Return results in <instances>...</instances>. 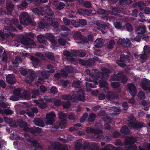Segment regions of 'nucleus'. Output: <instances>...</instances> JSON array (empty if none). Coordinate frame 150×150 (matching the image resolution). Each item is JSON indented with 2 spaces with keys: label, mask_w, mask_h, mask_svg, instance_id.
<instances>
[{
  "label": "nucleus",
  "mask_w": 150,
  "mask_h": 150,
  "mask_svg": "<svg viewBox=\"0 0 150 150\" xmlns=\"http://www.w3.org/2000/svg\"><path fill=\"white\" fill-rule=\"evenodd\" d=\"M127 86L130 95L133 97L135 96L137 93L136 88L135 85L132 83H128Z\"/></svg>",
  "instance_id": "obj_12"
},
{
  "label": "nucleus",
  "mask_w": 150,
  "mask_h": 150,
  "mask_svg": "<svg viewBox=\"0 0 150 150\" xmlns=\"http://www.w3.org/2000/svg\"><path fill=\"white\" fill-rule=\"evenodd\" d=\"M144 54H149L150 52V48L147 45H145L143 48Z\"/></svg>",
  "instance_id": "obj_60"
},
{
  "label": "nucleus",
  "mask_w": 150,
  "mask_h": 150,
  "mask_svg": "<svg viewBox=\"0 0 150 150\" xmlns=\"http://www.w3.org/2000/svg\"><path fill=\"white\" fill-rule=\"evenodd\" d=\"M24 131L25 132H30L31 134H33L35 133H41L42 130L39 127H35L33 128V127H29L27 126L25 128Z\"/></svg>",
  "instance_id": "obj_14"
},
{
  "label": "nucleus",
  "mask_w": 150,
  "mask_h": 150,
  "mask_svg": "<svg viewBox=\"0 0 150 150\" xmlns=\"http://www.w3.org/2000/svg\"><path fill=\"white\" fill-rule=\"evenodd\" d=\"M97 25L99 28V30H100V29H107L108 28V25L103 21L97 23Z\"/></svg>",
  "instance_id": "obj_26"
},
{
  "label": "nucleus",
  "mask_w": 150,
  "mask_h": 150,
  "mask_svg": "<svg viewBox=\"0 0 150 150\" xmlns=\"http://www.w3.org/2000/svg\"><path fill=\"white\" fill-rule=\"evenodd\" d=\"M34 122L35 125L37 126H44V124L42 120L38 118H36L34 119Z\"/></svg>",
  "instance_id": "obj_27"
},
{
  "label": "nucleus",
  "mask_w": 150,
  "mask_h": 150,
  "mask_svg": "<svg viewBox=\"0 0 150 150\" xmlns=\"http://www.w3.org/2000/svg\"><path fill=\"white\" fill-rule=\"evenodd\" d=\"M65 70L67 72L69 73H73L74 72V68L69 66H66L65 67Z\"/></svg>",
  "instance_id": "obj_47"
},
{
  "label": "nucleus",
  "mask_w": 150,
  "mask_h": 150,
  "mask_svg": "<svg viewBox=\"0 0 150 150\" xmlns=\"http://www.w3.org/2000/svg\"><path fill=\"white\" fill-rule=\"evenodd\" d=\"M39 91L38 89H36L33 91L32 92L33 95L32 96V98H36L37 96L39 95Z\"/></svg>",
  "instance_id": "obj_48"
},
{
  "label": "nucleus",
  "mask_w": 150,
  "mask_h": 150,
  "mask_svg": "<svg viewBox=\"0 0 150 150\" xmlns=\"http://www.w3.org/2000/svg\"><path fill=\"white\" fill-rule=\"evenodd\" d=\"M129 124L134 129H139L144 126V123L142 122H139L138 121L136 122H130Z\"/></svg>",
  "instance_id": "obj_16"
},
{
  "label": "nucleus",
  "mask_w": 150,
  "mask_h": 150,
  "mask_svg": "<svg viewBox=\"0 0 150 150\" xmlns=\"http://www.w3.org/2000/svg\"><path fill=\"white\" fill-rule=\"evenodd\" d=\"M71 24L76 28L80 26L79 21H78L75 20H72L71 21Z\"/></svg>",
  "instance_id": "obj_44"
},
{
  "label": "nucleus",
  "mask_w": 150,
  "mask_h": 150,
  "mask_svg": "<svg viewBox=\"0 0 150 150\" xmlns=\"http://www.w3.org/2000/svg\"><path fill=\"white\" fill-rule=\"evenodd\" d=\"M62 105L64 108L68 109L70 107V102L68 101L65 102L63 103L62 104Z\"/></svg>",
  "instance_id": "obj_49"
},
{
  "label": "nucleus",
  "mask_w": 150,
  "mask_h": 150,
  "mask_svg": "<svg viewBox=\"0 0 150 150\" xmlns=\"http://www.w3.org/2000/svg\"><path fill=\"white\" fill-rule=\"evenodd\" d=\"M120 61H122L125 63H129L130 62V57L127 55L124 54H122L120 55Z\"/></svg>",
  "instance_id": "obj_21"
},
{
  "label": "nucleus",
  "mask_w": 150,
  "mask_h": 150,
  "mask_svg": "<svg viewBox=\"0 0 150 150\" xmlns=\"http://www.w3.org/2000/svg\"><path fill=\"white\" fill-rule=\"evenodd\" d=\"M138 96L140 99H144L145 98L144 93L142 91H140L138 94Z\"/></svg>",
  "instance_id": "obj_54"
},
{
  "label": "nucleus",
  "mask_w": 150,
  "mask_h": 150,
  "mask_svg": "<svg viewBox=\"0 0 150 150\" xmlns=\"http://www.w3.org/2000/svg\"><path fill=\"white\" fill-rule=\"evenodd\" d=\"M115 45V41L113 40H110L109 42L107 47L109 49H111L113 48Z\"/></svg>",
  "instance_id": "obj_55"
},
{
  "label": "nucleus",
  "mask_w": 150,
  "mask_h": 150,
  "mask_svg": "<svg viewBox=\"0 0 150 150\" xmlns=\"http://www.w3.org/2000/svg\"><path fill=\"white\" fill-rule=\"evenodd\" d=\"M59 44L62 46H64L66 44V41L65 39L63 38H60L58 40Z\"/></svg>",
  "instance_id": "obj_52"
},
{
  "label": "nucleus",
  "mask_w": 150,
  "mask_h": 150,
  "mask_svg": "<svg viewBox=\"0 0 150 150\" xmlns=\"http://www.w3.org/2000/svg\"><path fill=\"white\" fill-rule=\"evenodd\" d=\"M80 3L83 4V6L87 8H89L91 7V4L88 1H85L81 0L79 1Z\"/></svg>",
  "instance_id": "obj_37"
},
{
  "label": "nucleus",
  "mask_w": 150,
  "mask_h": 150,
  "mask_svg": "<svg viewBox=\"0 0 150 150\" xmlns=\"http://www.w3.org/2000/svg\"><path fill=\"white\" fill-rule=\"evenodd\" d=\"M81 84V82L79 81H75L72 84V86L75 88H79Z\"/></svg>",
  "instance_id": "obj_56"
},
{
  "label": "nucleus",
  "mask_w": 150,
  "mask_h": 150,
  "mask_svg": "<svg viewBox=\"0 0 150 150\" xmlns=\"http://www.w3.org/2000/svg\"><path fill=\"white\" fill-rule=\"evenodd\" d=\"M52 147L57 150H68L67 148L64 146H61L58 143H55L52 144Z\"/></svg>",
  "instance_id": "obj_20"
},
{
  "label": "nucleus",
  "mask_w": 150,
  "mask_h": 150,
  "mask_svg": "<svg viewBox=\"0 0 150 150\" xmlns=\"http://www.w3.org/2000/svg\"><path fill=\"white\" fill-rule=\"evenodd\" d=\"M96 117V115L95 114L93 113H91L89 115L88 120L90 122H92L94 121Z\"/></svg>",
  "instance_id": "obj_40"
},
{
  "label": "nucleus",
  "mask_w": 150,
  "mask_h": 150,
  "mask_svg": "<svg viewBox=\"0 0 150 150\" xmlns=\"http://www.w3.org/2000/svg\"><path fill=\"white\" fill-rule=\"evenodd\" d=\"M137 5L140 10H143L145 6L144 3L141 1H139L137 2Z\"/></svg>",
  "instance_id": "obj_38"
},
{
  "label": "nucleus",
  "mask_w": 150,
  "mask_h": 150,
  "mask_svg": "<svg viewBox=\"0 0 150 150\" xmlns=\"http://www.w3.org/2000/svg\"><path fill=\"white\" fill-rule=\"evenodd\" d=\"M37 38L39 42L40 43L46 44V43L47 42L45 36H44L42 35H40L38 36Z\"/></svg>",
  "instance_id": "obj_30"
},
{
  "label": "nucleus",
  "mask_w": 150,
  "mask_h": 150,
  "mask_svg": "<svg viewBox=\"0 0 150 150\" xmlns=\"http://www.w3.org/2000/svg\"><path fill=\"white\" fill-rule=\"evenodd\" d=\"M103 43L100 38L97 39L95 41V47L96 48H101L103 46Z\"/></svg>",
  "instance_id": "obj_31"
},
{
  "label": "nucleus",
  "mask_w": 150,
  "mask_h": 150,
  "mask_svg": "<svg viewBox=\"0 0 150 150\" xmlns=\"http://www.w3.org/2000/svg\"><path fill=\"white\" fill-rule=\"evenodd\" d=\"M120 131L122 133L125 135L129 134L130 130L126 125L123 126L121 128Z\"/></svg>",
  "instance_id": "obj_28"
},
{
  "label": "nucleus",
  "mask_w": 150,
  "mask_h": 150,
  "mask_svg": "<svg viewBox=\"0 0 150 150\" xmlns=\"http://www.w3.org/2000/svg\"><path fill=\"white\" fill-rule=\"evenodd\" d=\"M143 90L148 91L150 93V80L146 78L142 79L140 84Z\"/></svg>",
  "instance_id": "obj_9"
},
{
  "label": "nucleus",
  "mask_w": 150,
  "mask_h": 150,
  "mask_svg": "<svg viewBox=\"0 0 150 150\" xmlns=\"http://www.w3.org/2000/svg\"><path fill=\"white\" fill-rule=\"evenodd\" d=\"M19 19L21 23L23 25H28L31 24L32 21L28 13L26 12L22 13L20 15Z\"/></svg>",
  "instance_id": "obj_7"
},
{
  "label": "nucleus",
  "mask_w": 150,
  "mask_h": 150,
  "mask_svg": "<svg viewBox=\"0 0 150 150\" xmlns=\"http://www.w3.org/2000/svg\"><path fill=\"white\" fill-rule=\"evenodd\" d=\"M93 58V59H91L87 60L82 61L81 62V64L83 66L91 67L94 65L95 62L94 60L97 61L100 60L99 58L97 57L94 56Z\"/></svg>",
  "instance_id": "obj_10"
},
{
  "label": "nucleus",
  "mask_w": 150,
  "mask_h": 150,
  "mask_svg": "<svg viewBox=\"0 0 150 150\" xmlns=\"http://www.w3.org/2000/svg\"><path fill=\"white\" fill-rule=\"evenodd\" d=\"M20 98L19 97L14 95L10 97L9 99L13 101H16L18 100Z\"/></svg>",
  "instance_id": "obj_63"
},
{
  "label": "nucleus",
  "mask_w": 150,
  "mask_h": 150,
  "mask_svg": "<svg viewBox=\"0 0 150 150\" xmlns=\"http://www.w3.org/2000/svg\"><path fill=\"white\" fill-rule=\"evenodd\" d=\"M136 140V138L133 137H129L127 139H126V145H129L126 147V150H134L137 149V146L134 144Z\"/></svg>",
  "instance_id": "obj_6"
},
{
  "label": "nucleus",
  "mask_w": 150,
  "mask_h": 150,
  "mask_svg": "<svg viewBox=\"0 0 150 150\" xmlns=\"http://www.w3.org/2000/svg\"><path fill=\"white\" fill-rule=\"evenodd\" d=\"M114 26L115 28L120 29L123 30L124 29V27L122 26L121 24L119 22H115L114 23Z\"/></svg>",
  "instance_id": "obj_43"
},
{
  "label": "nucleus",
  "mask_w": 150,
  "mask_h": 150,
  "mask_svg": "<svg viewBox=\"0 0 150 150\" xmlns=\"http://www.w3.org/2000/svg\"><path fill=\"white\" fill-rule=\"evenodd\" d=\"M18 124L19 126L21 128H23L24 130H25V128L28 126V124L27 122L24 121L21 119H19L18 120Z\"/></svg>",
  "instance_id": "obj_24"
},
{
  "label": "nucleus",
  "mask_w": 150,
  "mask_h": 150,
  "mask_svg": "<svg viewBox=\"0 0 150 150\" xmlns=\"http://www.w3.org/2000/svg\"><path fill=\"white\" fill-rule=\"evenodd\" d=\"M14 5L11 4L7 3L6 4V9L8 12H11L13 9Z\"/></svg>",
  "instance_id": "obj_39"
},
{
  "label": "nucleus",
  "mask_w": 150,
  "mask_h": 150,
  "mask_svg": "<svg viewBox=\"0 0 150 150\" xmlns=\"http://www.w3.org/2000/svg\"><path fill=\"white\" fill-rule=\"evenodd\" d=\"M127 43V41L124 38L119 39L117 41V43L118 45L126 44Z\"/></svg>",
  "instance_id": "obj_62"
},
{
  "label": "nucleus",
  "mask_w": 150,
  "mask_h": 150,
  "mask_svg": "<svg viewBox=\"0 0 150 150\" xmlns=\"http://www.w3.org/2000/svg\"><path fill=\"white\" fill-rule=\"evenodd\" d=\"M98 84V82L97 81L93 83H86V85L91 88H95L96 87V85Z\"/></svg>",
  "instance_id": "obj_58"
},
{
  "label": "nucleus",
  "mask_w": 150,
  "mask_h": 150,
  "mask_svg": "<svg viewBox=\"0 0 150 150\" xmlns=\"http://www.w3.org/2000/svg\"><path fill=\"white\" fill-rule=\"evenodd\" d=\"M45 55L46 57L50 60H53L54 58L53 54L50 52L46 53Z\"/></svg>",
  "instance_id": "obj_45"
},
{
  "label": "nucleus",
  "mask_w": 150,
  "mask_h": 150,
  "mask_svg": "<svg viewBox=\"0 0 150 150\" xmlns=\"http://www.w3.org/2000/svg\"><path fill=\"white\" fill-rule=\"evenodd\" d=\"M106 97L107 99L108 100L115 99L117 98V96L115 92L112 91H110L107 92L106 95Z\"/></svg>",
  "instance_id": "obj_18"
},
{
  "label": "nucleus",
  "mask_w": 150,
  "mask_h": 150,
  "mask_svg": "<svg viewBox=\"0 0 150 150\" xmlns=\"http://www.w3.org/2000/svg\"><path fill=\"white\" fill-rule=\"evenodd\" d=\"M146 27L145 26L139 25L136 28V32L139 35H140L141 37L146 38L147 36L144 33L146 32Z\"/></svg>",
  "instance_id": "obj_11"
},
{
  "label": "nucleus",
  "mask_w": 150,
  "mask_h": 150,
  "mask_svg": "<svg viewBox=\"0 0 150 150\" xmlns=\"http://www.w3.org/2000/svg\"><path fill=\"white\" fill-rule=\"evenodd\" d=\"M78 12L79 14L89 16L92 13L91 11L90 10L87 9L84 10L82 9H79L78 11Z\"/></svg>",
  "instance_id": "obj_29"
},
{
  "label": "nucleus",
  "mask_w": 150,
  "mask_h": 150,
  "mask_svg": "<svg viewBox=\"0 0 150 150\" xmlns=\"http://www.w3.org/2000/svg\"><path fill=\"white\" fill-rule=\"evenodd\" d=\"M22 95L23 96V97H24L25 99L29 100L30 98V94L26 90L24 91Z\"/></svg>",
  "instance_id": "obj_41"
},
{
  "label": "nucleus",
  "mask_w": 150,
  "mask_h": 150,
  "mask_svg": "<svg viewBox=\"0 0 150 150\" xmlns=\"http://www.w3.org/2000/svg\"><path fill=\"white\" fill-rule=\"evenodd\" d=\"M54 70L52 69L49 71L43 69L41 72V76L44 79H47L50 76V73L54 72Z\"/></svg>",
  "instance_id": "obj_17"
},
{
  "label": "nucleus",
  "mask_w": 150,
  "mask_h": 150,
  "mask_svg": "<svg viewBox=\"0 0 150 150\" xmlns=\"http://www.w3.org/2000/svg\"><path fill=\"white\" fill-rule=\"evenodd\" d=\"M32 11L35 13L38 14L39 16H43L42 17V18H43L44 17V14L42 12L39 10L38 8H34L32 9Z\"/></svg>",
  "instance_id": "obj_36"
},
{
  "label": "nucleus",
  "mask_w": 150,
  "mask_h": 150,
  "mask_svg": "<svg viewBox=\"0 0 150 150\" xmlns=\"http://www.w3.org/2000/svg\"><path fill=\"white\" fill-rule=\"evenodd\" d=\"M110 81H120L122 83L125 84L127 83V76L123 75L120 72H118L117 74H114L110 77Z\"/></svg>",
  "instance_id": "obj_4"
},
{
  "label": "nucleus",
  "mask_w": 150,
  "mask_h": 150,
  "mask_svg": "<svg viewBox=\"0 0 150 150\" xmlns=\"http://www.w3.org/2000/svg\"><path fill=\"white\" fill-rule=\"evenodd\" d=\"M30 59L33 62V64H38L40 62V60L37 58L33 56L30 57Z\"/></svg>",
  "instance_id": "obj_53"
},
{
  "label": "nucleus",
  "mask_w": 150,
  "mask_h": 150,
  "mask_svg": "<svg viewBox=\"0 0 150 150\" xmlns=\"http://www.w3.org/2000/svg\"><path fill=\"white\" fill-rule=\"evenodd\" d=\"M21 89H15L13 91V93L14 95L19 96L21 98H22L23 96L21 93Z\"/></svg>",
  "instance_id": "obj_35"
},
{
  "label": "nucleus",
  "mask_w": 150,
  "mask_h": 150,
  "mask_svg": "<svg viewBox=\"0 0 150 150\" xmlns=\"http://www.w3.org/2000/svg\"><path fill=\"white\" fill-rule=\"evenodd\" d=\"M56 115L54 112L51 111L46 114V122L47 125H52L55 122Z\"/></svg>",
  "instance_id": "obj_8"
},
{
  "label": "nucleus",
  "mask_w": 150,
  "mask_h": 150,
  "mask_svg": "<svg viewBox=\"0 0 150 150\" xmlns=\"http://www.w3.org/2000/svg\"><path fill=\"white\" fill-rule=\"evenodd\" d=\"M54 5L56 6L57 9L58 10H61L65 6L64 4L62 2L59 3L57 0H54L53 2Z\"/></svg>",
  "instance_id": "obj_23"
},
{
  "label": "nucleus",
  "mask_w": 150,
  "mask_h": 150,
  "mask_svg": "<svg viewBox=\"0 0 150 150\" xmlns=\"http://www.w3.org/2000/svg\"><path fill=\"white\" fill-rule=\"evenodd\" d=\"M21 43L23 45L28 46L35 45L34 40L30 38H23L21 40Z\"/></svg>",
  "instance_id": "obj_13"
},
{
  "label": "nucleus",
  "mask_w": 150,
  "mask_h": 150,
  "mask_svg": "<svg viewBox=\"0 0 150 150\" xmlns=\"http://www.w3.org/2000/svg\"><path fill=\"white\" fill-rule=\"evenodd\" d=\"M63 20L64 23L66 25H69L71 23V21L69 20L66 17L64 18Z\"/></svg>",
  "instance_id": "obj_64"
},
{
  "label": "nucleus",
  "mask_w": 150,
  "mask_h": 150,
  "mask_svg": "<svg viewBox=\"0 0 150 150\" xmlns=\"http://www.w3.org/2000/svg\"><path fill=\"white\" fill-rule=\"evenodd\" d=\"M54 17V16L53 14L47 13L45 15L42 20L46 25L48 26L52 25L55 28H58L59 24L57 21H53Z\"/></svg>",
  "instance_id": "obj_1"
},
{
  "label": "nucleus",
  "mask_w": 150,
  "mask_h": 150,
  "mask_svg": "<svg viewBox=\"0 0 150 150\" xmlns=\"http://www.w3.org/2000/svg\"><path fill=\"white\" fill-rule=\"evenodd\" d=\"M110 73V70L105 69L103 73H98L96 74V76L98 78H103L104 75H108Z\"/></svg>",
  "instance_id": "obj_25"
},
{
  "label": "nucleus",
  "mask_w": 150,
  "mask_h": 150,
  "mask_svg": "<svg viewBox=\"0 0 150 150\" xmlns=\"http://www.w3.org/2000/svg\"><path fill=\"white\" fill-rule=\"evenodd\" d=\"M111 85L113 88H116L120 86V84L119 82L114 81L111 83Z\"/></svg>",
  "instance_id": "obj_59"
},
{
  "label": "nucleus",
  "mask_w": 150,
  "mask_h": 150,
  "mask_svg": "<svg viewBox=\"0 0 150 150\" xmlns=\"http://www.w3.org/2000/svg\"><path fill=\"white\" fill-rule=\"evenodd\" d=\"M99 84L100 88H107L108 84L106 81L104 80H100L99 81Z\"/></svg>",
  "instance_id": "obj_34"
},
{
  "label": "nucleus",
  "mask_w": 150,
  "mask_h": 150,
  "mask_svg": "<svg viewBox=\"0 0 150 150\" xmlns=\"http://www.w3.org/2000/svg\"><path fill=\"white\" fill-rule=\"evenodd\" d=\"M27 141L29 142H31L33 146L35 148L39 149L42 148V146H41L40 144L38 143L37 141H31V139H30L29 140H28V139Z\"/></svg>",
  "instance_id": "obj_32"
},
{
  "label": "nucleus",
  "mask_w": 150,
  "mask_h": 150,
  "mask_svg": "<svg viewBox=\"0 0 150 150\" xmlns=\"http://www.w3.org/2000/svg\"><path fill=\"white\" fill-rule=\"evenodd\" d=\"M136 140V138L133 137H129L127 139H126V145H129L126 147V150H134L137 149V146L134 144Z\"/></svg>",
  "instance_id": "obj_5"
},
{
  "label": "nucleus",
  "mask_w": 150,
  "mask_h": 150,
  "mask_svg": "<svg viewBox=\"0 0 150 150\" xmlns=\"http://www.w3.org/2000/svg\"><path fill=\"white\" fill-rule=\"evenodd\" d=\"M35 78L32 76L28 75L25 78V81L27 83L30 84L33 81Z\"/></svg>",
  "instance_id": "obj_33"
},
{
  "label": "nucleus",
  "mask_w": 150,
  "mask_h": 150,
  "mask_svg": "<svg viewBox=\"0 0 150 150\" xmlns=\"http://www.w3.org/2000/svg\"><path fill=\"white\" fill-rule=\"evenodd\" d=\"M80 26H83L86 25L87 23V21L85 19H80L79 20Z\"/></svg>",
  "instance_id": "obj_51"
},
{
  "label": "nucleus",
  "mask_w": 150,
  "mask_h": 150,
  "mask_svg": "<svg viewBox=\"0 0 150 150\" xmlns=\"http://www.w3.org/2000/svg\"><path fill=\"white\" fill-rule=\"evenodd\" d=\"M119 8L117 7H115L112 8L111 14L116 16L117 14V13L119 12Z\"/></svg>",
  "instance_id": "obj_61"
},
{
  "label": "nucleus",
  "mask_w": 150,
  "mask_h": 150,
  "mask_svg": "<svg viewBox=\"0 0 150 150\" xmlns=\"http://www.w3.org/2000/svg\"><path fill=\"white\" fill-rule=\"evenodd\" d=\"M6 80L8 83L13 85L16 82L14 76L13 74H9L6 77Z\"/></svg>",
  "instance_id": "obj_19"
},
{
  "label": "nucleus",
  "mask_w": 150,
  "mask_h": 150,
  "mask_svg": "<svg viewBox=\"0 0 150 150\" xmlns=\"http://www.w3.org/2000/svg\"><path fill=\"white\" fill-rule=\"evenodd\" d=\"M67 116L66 113H64L62 112L59 113L58 118L60 119H62L66 118Z\"/></svg>",
  "instance_id": "obj_57"
},
{
  "label": "nucleus",
  "mask_w": 150,
  "mask_h": 150,
  "mask_svg": "<svg viewBox=\"0 0 150 150\" xmlns=\"http://www.w3.org/2000/svg\"><path fill=\"white\" fill-rule=\"evenodd\" d=\"M27 6V3L26 2L24 1L21 4L18 5V7L20 9H23L26 8Z\"/></svg>",
  "instance_id": "obj_46"
},
{
  "label": "nucleus",
  "mask_w": 150,
  "mask_h": 150,
  "mask_svg": "<svg viewBox=\"0 0 150 150\" xmlns=\"http://www.w3.org/2000/svg\"><path fill=\"white\" fill-rule=\"evenodd\" d=\"M84 50H79V53L78 56L80 57H83L86 55V53Z\"/></svg>",
  "instance_id": "obj_50"
},
{
  "label": "nucleus",
  "mask_w": 150,
  "mask_h": 150,
  "mask_svg": "<svg viewBox=\"0 0 150 150\" xmlns=\"http://www.w3.org/2000/svg\"><path fill=\"white\" fill-rule=\"evenodd\" d=\"M75 93L76 94V95H75L74 97L71 98L72 102H75L76 101L84 102L85 100L84 90L82 88L78 89L75 91Z\"/></svg>",
  "instance_id": "obj_2"
},
{
  "label": "nucleus",
  "mask_w": 150,
  "mask_h": 150,
  "mask_svg": "<svg viewBox=\"0 0 150 150\" xmlns=\"http://www.w3.org/2000/svg\"><path fill=\"white\" fill-rule=\"evenodd\" d=\"M46 39L49 40L53 45H56L57 43V41L55 39V36L53 34L50 33H47L45 35Z\"/></svg>",
  "instance_id": "obj_15"
},
{
  "label": "nucleus",
  "mask_w": 150,
  "mask_h": 150,
  "mask_svg": "<svg viewBox=\"0 0 150 150\" xmlns=\"http://www.w3.org/2000/svg\"><path fill=\"white\" fill-rule=\"evenodd\" d=\"M4 29L8 31L7 33H4V32H0V36L2 39H4L5 37L9 38L10 36L12 37L15 36V34L12 33L11 31L16 32L17 29L15 27H13L11 25L9 26H5Z\"/></svg>",
  "instance_id": "obj_3"
},
{
  "label": "nucleus",
  "mask_w": 150,
  "mask_h": 150,
  "mask_svg": "<svg viewBox=\"0 0 150 150\" xmlns=\"http://www.w3.org/2000/svg\"><path fill=\"white\" fill-rule=\"evenodd\" d=\"M86 131L88 133H90L91 134L94 133L95 134H98L100 133L101 130L94 129L92 127H88L86 128Z\"/></svg>",
  "instance_id": "obj_22"
},
{
  "label": "nucleus",
  "mask_w": 150,
  "mask_h": 150,
  "mask_svg": "<svg viewBox=\"0 0 150 150\" xmlns=\"http://www.w3.org/2000/svg\"><path fill=\"white\" fill-rule=\"evenodd\" d=\"M67 121L65 120H64L61 121L59 123V127L61 129L65 128L66 126Z\"/></svg>",
  "instance_id": "obj_42"
}]
</instances>
